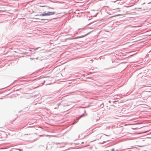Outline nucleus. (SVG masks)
<instances>
[{
    "instance_id": "0eeeda50",
    "label": "nucleus",
    "mask_w": 151,
    "mask_h": 151,
    "mask_svg": "<svg viewBox=\"0 0 151 151\" xmlns=\"http://www.w3.org/2000/svg\"><path fill=\"white\" fill-rule=\"evenodd\" d=\"M136 128H134V129H136Z\"/></svg>"
},
{
    "instance_id": "423d86ee",
    "label": "nucleus",
    "mask_w": 151,
    "mask_h": 151,
    "mask_svg": "<svg viewBox=\"0 0 151 151\" xmlns=\"http://www.w3.org/2000/svg\"><path fill=\"white\" fill-rule=\"evenodd\" d=\"M129 125H132V124H129Z\"/></svg>"
},
{
    "instance_id": "20e7f679",
    "label": "nucleus",
    "mask_w": 151,
    "mask_h": 151,
    "mask_svg": "<svg viewBox=\"0 0 151 151\" xmlns=\"http://www.w3.org/2000/svg\"><path fill=\"white\" fill-rule=\"evenodd\" d=\"M42 6V7H45V6Z\"/></svg>"
},
{
    "instance_id": "7ed1b4c3",
    "label": "nucleus",
    "mask_w": 151,
    "mask_h": 151,
    "mask_svg": "<svg viewBox=\"0 0 151 151\" xmlns=\"http://www.w3.org/2000/svg\"><path fill=\"white\" fill-rule=\"evenodd\" d=\"M132 134H138V133H133Z\"/></svg>"
},
{
    "instance_id": "f257e3e1",
    "label": "nucleus",
    "mask_w": 151,
    "mask_h": 151,
    "mask_svg": "<svg viewBox=\"0 0 151 151\" xmlns=\"http://www.w3.org/2000/svg\"><path fill=\"white\" fill-rule=\"evenodd\" d=\"M55 12H48L47 13H43L40 14V16H48L52 15L55 14Z\"/></svg>"
},
{
    "instance_id": "f03ea898",
    "label": "nucleus",
    "mask_w": 151,
    "mask_h": 151,
    "mask_svg": "<svg viewBox=\"0 0 151 151\" xmlns=\"http://www.w3.org/2000/svg\"><path fill=\"white\" fill-rule=\"evenodd\" d=\"M88 33L87 34H86L85 35H82V36H79V37H75L74 38V39H77V38H82V37H85V36H86L88 34Z\"/></svg>"
},
{
    "instance_id": "39448f33",
    "label": "nucleus",
    "mask_w": 151,
    "mask_h": 151,
    "mask_svg": "<svg viewBox=\"0 0 151 151\" xmlns=\"http://www.w3.org/2000/svg\"><path fill=\"white\" fill-rule=\"evenodd\" d=\"M89 146V145H87L86 146V147H87V146Z\"/></svg>"
}]
</instances>
